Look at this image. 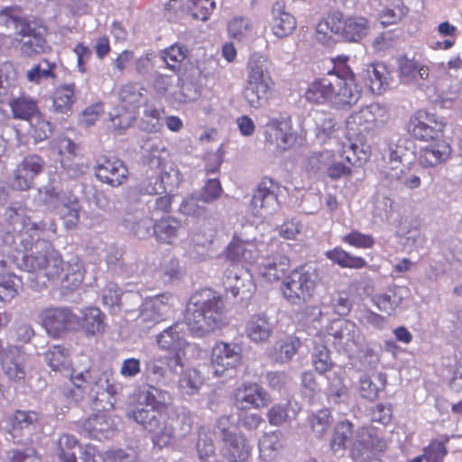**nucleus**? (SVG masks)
Instances as JSON below:
<instances>
[{"instance_id": "nucleus-1", "label": "nucleus", "mask_w": 462, "mask_h": 462, "mask_svg": "<svg viewBox=\"0 0 462 462\" xmlns=\"http://www.w3.org/2000/svg\"><path fill=\"white\" fill-rule=\"evenodd\" d=\"M24 213L23 208L14 207L6 208L5 212L11 224L21 226L22 243L25 249L31 250L30 254L23 255L17 266L27 273L42 272L48 280L53 279L63 271L61 255L49 241L41 238L42 233L47 229V223L32 221Z\"/></svg>"}, {"instance_id": "nucleus-2", "label": "nucleus", "mask_w": 462, "mask_h": 462, "mask_svg": "<svg viewBox=\"0 0 462 462\" xmlns=\"http://www.w3.org/2000/svg\"><path fill=\"white\" fill-rule=\"evenodd\" d=\"M185 323L195 337L221 328L226 324V317L220 295L211 290L193 295L187 307Z\"/></svg>"}, {"instance_id": "nucleus-3", "label": "nucleus", "mask_w": 462, "mask_h": 462, "mask_svg": "<svg viewBox=\"0 0 462 462\" xmlns=\"http://www.w3.org/2000/svg\"><path fill=\"white\" fill-rule=\"evenodd\" d=\"M70 380L74 386L82 388V391L92 399L97 409L109 410L114 407L117 386L113 382L111 371L73 370Z\"/></svg>"}, {"instance_id": "nucleus-4", "label": "nucleus", "mask_w": 462, "mask_h": 462, "mask_svg": "<svg viewBox=\"0 0 462 462\" xmlns=\"http://www.w3.org/2000/svg\"><path fill=\"white\" fill-rule=\"evenodd\" d=\"M273 81L266 60L258 54L250 57L247 64V79L243 95L250 106H263L271 96Z\"/></svg>"}, {"instance_id": "nucleus-5", "label": "nucleus", "mask_w": 462, "mask_h": 462, "mask_svg": "<svg viewBox=\"0 0 462 462\" xmlns=\"http://www.w3.org/2000/svg\"><path fill=\"white\" fill-rule=\"evenodd\" d=\"M318 282L316 267L304 264L290 273L282 281L281 291L289 303L300 306L309 302L313 297Z\"/></svg>"}, {"instance_id": "nucleus-6", "label": "nucleus", "mask_w": 462, "mask_h": 462, "mask_svg": "<svg viewBox=\"0 0 462 462\" xmlns=\"http://www.w3.org/2000/svg\"><path fill=\"white\" fill-rule=\"evenodd\" d=\"M353 434V424L349 420L337 423L330 441L333 453H343L348 444H351L350 455L354 460H356L364 455L365 450L374 448V439L366 428H359L356 431L355 440L351 441Z\"/></svg>"}, {"instance_id": "nucleus-7", "label": "nucleus", "mask_w": 462, "mask_h": 462, "mask_svg": "<svg viewBox=\"0 0 462 462\" xmlns=\"http://www.w3.org/2000/svg\"><path fill=\"white\" fill-rule=\"evenodd\" d=\"M126 416L152 433V442L159 448L169 445L173 438L172 426L166 424L164 416L159 410L147 406L146 403L128 411Z\"/></svg>"}, {"instance_id": "nucleus-8", "label": "nucleus", "mask_w": 462, "mask_h": 462, "mask_svg": "<svg viewBox=\"0 0 462 462\" xmlns=\"http://www.w3.org/2000/svg\"><path fill=\"white\" fill-rule=\"evenodd\" d=\"M26 362L27 354L22 346L0 339V366L10 381L22 383L25 380Z\"/></svg>"}, {"instance_id": "nucleus-9", "label": "nucleus", "mask_w": 462, "mask_h": 462, "mask_svg": "<svg viewBox=\"0 0 462 462\" xmlns=\"http://www.w3.org/2000/svg\"><path fill=\"white\" fill-rule=\"evenodd\" d=\"M223 286L226 293L241 302L249 300L256 290L252 273L238 265L226 269L223 277Z\"/></svg>"}, {"instance_id": "nucleus-10", "label": "nucleus", "mask_w": 462, "mask_h": 462, "mask_svg": "<svg viewBox=\"0 0 462 462\" xmlns=\"http://www.w3.org/2000/svg\"><path fill=\"white\" fill-rule=\"evenodd\" d=\"M39 319L47 333L53 337L75 329L79 325V318L68 307L46 308L40 312Z\"/></svg>"}, {"instance_id": "nucleus-11", "label": "nucleus", "mask_w": 462, "mask_h": 462, "mask_svg": "<svg viewBox=\"0 0 462 462\" xmlns=\"http://www.w3.org/2000/svg\"><path fill=\"white\" fill-rule=\"evenodd\" d=\"M279 187L271 179H263L254 191L250 207L257 217H267L279 209Z\"/></svg>"}, {"instance_id": "nucleus-12", "label": "nucleus", "mask_w": 462, "mask_h": 462, "mask_svg": "<svg viewBox=\"0 0 462 462\" xmlns=\"http://www.w3.org/2000/svg\"><path fill=\"white\" fill-rule=\"evenodd\" d=\"M40 420L41 415L35 411L15 410L6 418L5 430L14 442L26 444L31 440V431Z\"/></svg>"}, {"instance_id": "nucleus-13", "label": "nucleus", "mask_w": 462, "mask_h": 462, "mask_svg": "<svg viewBox=\"0 0 462 462\" xmlns=\"http://www.w3.org/2000/svg\"><path fill=\"white\" fill-rule=\"evenodd\" d=\"M96 178L112 188L122 186L128 180L129 170L126 164L116 157H102L94 168Z\"/></svg>"}, {"instance_id": "nucleus-14", "label": "nucleus", "mask_w": 462, "mask_h": 462, "mask_svg": "<svg viewBox=\"0 0 462 462\" xmlns=\"http://www.w3.org/2000/svg\"><path fill=\"white\" fill-rule=\"evenodd\" d=\"M444 126V122L435 114L420 110L411 117L408 132L418 140L429 141L437 138Z\"/></svg>"}, {"instance_id": "nucleus-15", "label": "nucleus", "mask_w": 462, "mask_h": 462, "mask_svg": "<svg viewBox=\"0 0 462 462\" xmlns=\"http://www.w3.org/2000/svg\"><path fill=\"white\" fill-rule=\"evenodd\" d=\"M241 347L237 344L220 342L212 349L211 365L217 376L236 369L241 364Z\"/></svg>"}, {"instance_id": "nucleus-16", "label": "nucleus", "mask_w": 462, "mask_h": 462, "mask_svg": "<svg viewBox=\"0 0 462 462\" xmlns=\"http://www.w3.org/2000/svg\"><path fill=\"white\" fill-rule=\"evenodd\" d=\"M170 299L171 296L168 293L146 298L141 305L139 324L150 328L163 320L171 310Z\"/></svg>"}, {"instance_id": "nucleus-17", "label": "nucleus", "mask_w": 462, "mask_h": 462, "mask_svg": "<svg viewBox=\"0 0 462 462\" xmlns=\"http://www.w3.org/2000/svg\"><path fill=\"white\" fill-rule=\"evenodd\" d=\"M335 344L348 354L356 352L362 346L364 337L357 326L346 319L339 320L331 327Z\"/></svg>"}, {"instance_id": "nucleus-18", "label": "nucleus", "mask_w": 462, "mask_h": 462, "mask_svg": "<svg viewBox=\"0 0 462 462\" xmlns=\"http://www.w3.org/2000/svg\"><path fill=\"white\" fill-rule=\"evenodd\" d=\"M399 77L402 83L429 88L430 80L429 68L414 59L402 57L398 60Z\"/></svg>"}, {"instance_id": "nucleus-19", "label": "nucleus", "mask_w": 462, "mask_h": 462, "mask_svg": "<svg viewBox=\"0 0 462 462\" xmlns=\"http://www.w3.org/2000/svg\"><path fill=\"white\" fill-rule=\"evenodd\" d=\"M266 141L277 148L286 150L293 144L295 137L291 133V122L289 116L270 118L265 125Z\"/></svg>"}, {"instance_id": "nucleus-20", "label": "nucleus", "mask_w": 462, "mask_h": 462, "mask_svg": "<svg viewBox=\"0 0 462 462\" xmlns=\"http://www.w3.org/2000/svg\"><path fill=\"white\" fill-rule=\"evenodd\" d=\"M270 402L269 393L257 383L244 384L235 393V404L240 410L260 409Z\"/></svg>"}, {"instance_id": "nucleus-21", "label": "nucleus", "mask_w": 462, "mask_h": 462, "mask_svg": "<svg viewBox=\"0 0 462 462\" xmlns=\"http://www.w3.org/2000/svg\"><path fill=\"white\" fill-rule=\"evenodd\" d=\"M369 21L363 16L352 15L346 18L339 13L337 36L347 42H359L369 32Z\"/></svg>"}, {"instance_id": "nucleus-22", "label": "nucleus", "mask_w": 462, "mask_h": 462, "mask_svg": "<svg viewBox=\"0 0 462 462\" xmlns=\"http://www.w3.org/2000/svg\"><path fill=\"white\" fill-rule=\"evenodd\" d=\"M169 10L180 12L200 21H207L216 8L213 0H169L166 4Z\"/></svg>"}, {"instance_id": "nucleus-23", "label": "nucleus", "mask_w": 462, "mask_h": 462, "mask_svg": "<svg viewBox=\"0 0 462 462\" xmlns=\"http://www.w3.org/2000/svg\"><path fill=\"white\" fill-rule=\"evenodd\" d=\"M115 431L114 419L106 412L89 416L82 423V433L97 440L111 438Z\"/></svg>"}, {"instance_id": "nucleus-24", "label": "nucleus", "mask_w": 462, "mask_h": 462, "mask_svg": "<svg viewBox=\"0 0 462 462\" xmlns=\"http://www.w3.org/2000/svg\"><path fill=\"white\" fill-rule=\"evenodd\" d=\"M384 116V109L377 103L370 104L358 112L352 114L346 120L349 130L367 132L371 129L378 118Z\"/></svg>"}, {"instance_id": "nucleus-25", "label": "nucleus", "mask_w": 462, "mask_h": 462, "mask_svg": "<svg viewBox=\"0 0 462 462\" xmlns=\"http://www.w3.org/2000/svg\"><path fill=\"white\" fill-rule=\"evenodd\" d=\"M335 87L333 93V106L344 108L356 105L361 97V91L352 79H347L335 73Z\"/></svg>"}, {"instance_id": "nucleus-26", "label": "nucleus", "mask_w": 462, "mask_h": 462, "mask_svg": "<svg viewBox=\"0 0 462 462\" xmlns=\"http://www.w3.org/2000/svg\"><path fill=\"white\" fill-rule=\"evenodd\" d=\"M337 84L335 82V73L314 80L308 88L305 97L309 102L315 104L329 103L333 106V93Z\"/></svg>"}, {"instance_id": "nucleus-27", "label": "nucleus", "mask_w": 462, "mask_h": 462, "mask_svg": "<svg viewBox=\"0 0 462 462\" xmlns=\"http://www.w3.org/2000/svg\"><path fill=\"white\" fill-rule=\"evenodd\" d=\"M289 267V258L280 254L260 256L258 273L269 282L278 281Z\"/></svg>"}, {"instance_id": "nucleus-28", "label": "nucleus", "mask_w": 462, "mask_h": 462, "mask_svg": "<svg viewBox=\"0 0 462 462\" xmlns=\"http://www.w3.org/2000/svg\"><path fill=\"white\" fill-rule=\"evenodd\" d=\"M272 31L278 38L287 37L296 28V19L286 10L282 1H276L272 8Z\"/></svg>"}, {"instance_id": "nucleus-29", "label": "nucleus", "mask_w": 462, "mask_h": 462, "mask_svg": "<svg viewBox=\"0 0 462 462\" xmlns=\"http://www.w3.org/2000/svg\"><path fill=\"white\" fill-rule=\"evenodd\" d=\"M363 79L369 89L381 95L390 88V73L382 63H373L363 72Z\"/></svg>"}, {"instance_id": "nucleus-30", "label": "nucleus", "mask_w": 462, "mask_h": 462, "mask_svg": "<svg viewBox=\"0 0 462 462\" xmlns=\"http://www.w3.org/2000/svg\"><path fill=\"white\" fill-rule=\"evenodd\" d=\"M451 154V148L445 141L437 142L427 145L420 152L419 162L424 167H434L446 160Z\"/></svg>"}, {"instance_id": "nucleus-31", "label": "nucleus", "mask_w": 462, "mask_h": 462, "mask_svg": "<svg viewBox=\"0 0 462 462\" xmlns=\"http://www.w3.org/2000/svg\"><path fill=\"white\" fill-rule=\"evenodd\" d=\"M217 235L216 228H208L203 231V239L199 235H195L191 239L188 249L189 258L195 261H205L211 256V246Z\"/></svg>"}, {"instance_id": "nucleus-32", "label": "nucleus", "mask_w": 462, "mask_h": 462, "mask_svg": "<svg viewBox=\"0 0 462 462\" xmlns=\"http://www.w3.org/2000/svg\"><path fill=\"white\" fill-rule=\"evenodd\" d=\"M273 324L265 315L252 317L245 327V333L248 338L254 343L266 342L272 336Z\"/></svg>"}, {"instance_id": "nucleus-33", "label": "nucleus", "mask_w": 462, "mask_h": 462, "mask_svg": "<svg viewBox=\"0 0 462 462\" xmlns=\"http://www.w3.org/2000/svg\"><path fill=\"white\" fill-rule=\"evenodd\" d=\"M44 359L48 365L54 371L60 373L67 372L69 374L74 369H71L69 350L60 345H53L44 353Z\"/></svg>"}, {"instance_id": "nucleus-34", "label": "nucleus", "mask_w": 462, "mask_h": 462, "mask_svg": "<svg viewBox=\"0 0 462 462\" xmlns=\"http://www.w3.org/2000/svg\"><path fill=\"white\" fill-rule=\"evenodd\" d=\"M223 442L224 456L229 462H243L248 457L249 447L243 436L235 433Z\"/></svg>"}, {"instance_id": "nucleus-35", "label": "nucleus", "mask_w": 462, "mask_h": 462, "mask_svg": "<svg viewBox=\"0 0 462 462\" xmlns=\"http://www.w3.org/2000/svg\"><path fill=\"white\" fill-rule=\"evenodd\" d=\"M157 344L160 348L172 352L183 351L188 346V342L179 331L178 323L161 332L157 336Z\"/></svg>"}, {"instance_id": "nucleus-36", "label": "nucleus", "mask_w": 462, "mask_h": 462, "mask_svg": "<svg viewBox=\"0 0 462 462\" xmlns=\"http://www.w3.org/2000/svg\"><path fill=\"white\" fill-rule=\"evenodd\" d=\"M75 84H64L56 88L52 98L53 112L67 115L75 102Z\"/></svg>"}, {"instance_id": "nucleus-37", "label": "nucleus", "mask_w": 462, "mask_h": 462, "mask_svg": "<svg viewBox=\"0 0 462 462\" xmlns=\"http://www.w3.org/2000/svg\"><path fill=\"white\" fill-rule=\"evenodd\" d=\"M180 221L175 217H162L153 225V234L156 239L167 244H172L179 236Z\"/></svg>"}, {"instance_id": "nucleus-38", "label": "nucleus", "mask_w": 462, "mask_h": 462, "mask_svg": "<svg viewBox=\"0 0 462 462\" xmlns=\"http://www.w3.org/2000/svg\"><path fill=\"white\" fill-rule=\"evenodd\" d=\"M300 408L291 402L273 404L267 411V420L272 426H281L283 423L295 420Z\"/></svg>"}, {"instance_id": "nucleus-39", "label": "nucleus", "mask_w": 462, "mask_h": 462, "mask_svg": "<svg viewBox=\"0 0 462 462\" xmlns=\"http://www.w3.org/2000/svg\"><path fill=\"white\" fill-rule=\"evenodd\" d=\"M81 205L79 198L71 193L68 199H63V204L57 209L64 221L67 229L75 228L79 222Z\"/></svg>"}, {"instance_id": "nucleus-40", "label": "nucleus", "mask_w": 462, "mask_h": 462, "mask_svg": "<svg viewBox=\"0 0 462 462\" xmlns=\"http://www.w3.org/2000/svg\"><path fill=\"white\" fill-rule=\"evenodd\" d=\"M81 314L80 325L87 335L94 336L105 330L104 314L98 308H86Z\"/></svg>"}, {"instance_id": "nucleus-41", "label": "nucleus", "mask_w": 462, "mask_h": 462, "mask_svg": "<svg viewBox=\"0 0 462 462\" xmlns=\"http://www.w3.org/2000/svg\"><path fill=\"white\" fill-rule=\"evenodd\" d=\"M56 445L55 452L60 462H77L76 451L79 448V443L75 436L62 433Z\"/></svg>"}, {"instance_id": "nucleus-42", "label": "nucleus", "mask_w": 462, "mask_h": 462, "mask_svg": "<svg viewBox=\"0 0 462 462\" xmlns=\"http://www.w3.org/2000/svg\"><path fill=\"white\" fill-rule=\"evenodd\" d=\"M83 263L78 258H72L68 263L66 273L61 281V289L73 291L80 286L84 279Z\"/></svg>"}, {"instance_id": "nucleus-43", "label": "nucleus", "mask_w": 462, "mask_h": 462, "mask_svg": "<svg viewBox=\"0 0 462 462\" xmlns=\"http://www.w3.org/2000/svg\"><path fill=\"white\" fill-rule=\"evenodd\" d=\"M361 396L369 401H374L380 391L386 385V375L377 373L374 377L362 376L359 380Z\"/></svg>"}, {"instance_id": "nucleus-44", "label": "nucleus", "mask_w": 462, "mask_h": 462, "mask_svg": "<svg viewBox=\"0 0 462 462\" xmlns=\"http://www.w3.org/2000/svg\"><path fill=\"white\" fill-rule=\"evenodd\" d=\"M14 118L32 121L39 116V109L34 100L27 97H19L10 101Z\"/></svg>"}, {"instance_id": "nucleus-45", "label": "nucleus", "mask_w": 462, "mask_h": 462, "mask_svg": "<svg viewBox=\"0 0 462 462\" xmlns=\"http://www.w3.org/2000/svg\"><path fill=\"white\" fill-rule=\"evenodd\" d=\"M325 255L342 268L361 269L365 267L367 264L364 258L351 255L339 247L327 251Z\"/></svg>"}, {"instance_id": "nucleus-46", "label": "nucleus", "mask_w": 462, "mask_h": 462, "mask_svg": "<svg viewBox=\"0 0 462 462\" xmlns=\"http://www.w3.org/2000/svg\"><path fill=\"white\" fill-rule=\"evenodd\" d=\"M406 292L407 288L395 287L388 292L377 296L374 300L380 310L391 314L401 305Z\"/></svg>"}, {"instance_id": "nucleus-47", "label": "nucleus", "mask_w": 462, "mask_h": 462, "mask_svg": "<svg viewBox=\"0 0 462 462\" xmlns=\"http://www.w3.org/2000/svg\"><path fill=\"white\" fill-rule=\"evenodd\" d=\"M71 193L69 189H58L54 186H46L43 189H40L42 202L54 210H57L63 204V199H68Z\"/></svg>"}, {"instance_id": "nucleus-48", "label": "nucleus", "mask_w": 462, "mask_h": 462, "mask_svg": "<svg viewBox=\"0 0 462 462\" xmlns=\"http://www.w3.org/2000/svg\"><path fill=\"white\" fill-rule=\"evenodd\" d=\"M311 358L315 370L319 374H325L333 367L330 351L321 342L315 344Z\"/></svg>"}, {"instance_id": "nucleus-49", "label": "nucleus", "mask_w": 462, "mask_h": 462, "mask_svg": "<svg viewBox=\"0 0 462 462\" xmlns=\"http://www.w3.org/2000/svg\"><path fill=\"white\" fill-rule=\"evenodd\" d=\"M54 69V63H51L47 60H42L26 72V79L29 82L40 84L42 80L55 77L53 72Z\"/></svg>"}, {"instance_id": "nucleus-50", "label": "nucleus", "mask_w": 462, "mask_h": 462, "mask_svg": "<svg viewBox=\"0 0 462 462\" xmlns=\"http://www.w3.org/2000/svg\"><path fill=\"white\" fill-rule=\"evenodd\" d=\"M202 379L196 370H186L179 380V387L183 394L194 395L199 393Z\"/></svg>"}, {"instance_id": "nucleus-51", "label": "nucleus", "mask_w": 462, "mask_h": 462, "mask_svg": "<svg viewBox=\"0 0 462 462\" xmlns=\"http://www.w3.org/2000/svg\"><path fill=\"white\" fill-rule=\"evenodd\" d=\"M135 113L133 108L117 106L112 113L110 119L115 129L124 130L132 125L135 120Z\"/></svg>"}, {"instance_id": "nucleus-52", "label": "nucleus", "mask_w": 462, "mask_h": 462, "mask_svg": "<svg viewBox=\"0 0 462 462\" xmlns=\"http://www.w3.org/2000/svg\"><path fill=\"white\" fill-rule=\"evenodd\" d=\"M171 400L169 392L152 385H149L144 396V402L147 406L155 408L160 411L170 403Z\"/></svg>"}, {"instance_id": "nucleus-53", "label": "nucleus", "mask_w": 462, "mask_h": 462, "mask_svg": "<svg viewBox=\"0 0 462 462\" xmlns=\"http://www.w3.org/2000/svg\"><path fill=\"white\" fill-rule=\"evenodd\" d=\"M205 204L202 202L201 195L191 194L182 200L180 205V211L183 215L199 217L206 213Z\"/></svg>"}, {"instance_id": "nucleus-54", "label": "nucleus", "mask_w": 462, "mask_h": 462, "mask_svg": "<svg viewBox=\"0 0 462 462\" xmlns=\"http://www.w3.org/2000/svg\"><path fill=\"white\" fill-rule=\"evenodd\" d=\"M120 104L119 106H125L127 108H133L134 111H136V108L139 106L140 103L143 99V95L140 92L137 86L134 84H126L125 85L120 91Z\"/></svg>"}, {"instance_id": "nucleus-55", "label": "nucleus", "mask_w": 462, "mask_h": 462, "mask_svg": "<svg viewBox=\"0 0 462 462\" xmlns=\"http://www.w3.org/2000/svg\"><path fill=\"white\" fill-rule=\"evenodd\" d=\"M169 69L174 70L179 63L188 56V49L184 45L173 44L163 50L161 54Z\"/></svg>"}, {"instance_id": "nucleus-56", "label": "nucleus", "mask_w": 462, "mask_h": 462, "mask_svg": "<svg viewBox=\"0 0 462 462\" xmlns=\"http://www.w3.org/2000/svg\"><path fill=\"white\" fill-rule=\"evenodd\" d=\"M309 420L313 431L319 436L324 434L332 423L330 411L327 409L319 410L311 414Z\"/></svg>"}, {"instance_id": "nucleus-57", "label": "nucleus", "mask_w": 462, "mask_h": 462, "mask_svg": "<svg viewBox=\"0 0 462 462\" xmlns=\"http://www.w3.org/2000/svg\"><path fill=\"white\" fill-rule=\"evenodd\" d=\"M141 127L149 133L158 132L162 127L160 111L155 107L146 106L143 111Z\"/></svg>"}, {"instance_id": "nucleus-58", "label": "nucleus", "mask_w": 462, "mask_h": 462, "mask_svg": "<svg viewBox=\"0 0 462 462\" xmlns=\"http://www.w3.org/2000/svg\"><path fill=\"white\" fill-rule=\"evenodd\" d=\"M370 154L369 146L364 144L361 148L356 143H350L347 150L344 149L343 156L352 165L362 164L366 162Z\"/></svg>"}, {"instance_id": "nucleus-59", "label": "nucleus", "mask_w": 462, "mask_h": 462, "mask_svg": "<svg viewBox=\"0 0 462 462\" xmlns=\"http://www.w3.org/2000/svg\"><path fill=\"white\" fill-rule=\"evenodd\" d=\"M314 122L317 127V135L321 139L329 137L335 131V120L328 115L317 112L314 115Z\"/></svg>"}, {"instance_id": "nucleus-60", "label": "nucleus", "mask_w": 462, "mask_h": 462, "mask_svg": "<svg viewBox=\"0 0 462 462\" xmlns=\"http://www.w3.org/2000/svg\"><path fill=\"white\" fill-rule=\"evenodd\" d=\"M45 47L46 41L33 31L27 36V40L23 42L21 51L23 54L31 56L32 54L44 52Z\"/></svg>"}, {"instance_id": "nucleus-61", "label": "nucleus", "mask_w": 462, "mask_h": 462, "mask_svg": "<svg viewBox=\"0 0 462 462\" xmlns=\"http://www.w3.org/2000/svg\"><path fill=\"white\" fill-rule=\"evenodd\" d=\"M21 285V280L15 276L3 279L0 282V300L9 301L13 300L18 294Z\"/></svg>"}, {"instance_id": "nucleus-62", "label": "nucleus", "mask_w": 462, "mask_h": 462, "mask_svg": "<svg viewBox=\"0 0 462 462\" xmlns=\"http://www.w3.org/2000/svg\"><path fill=\"white\" fill-rule=\"evenodd\" d=\"M34 176L18 164L14 171L12 186L18 190H27L33 183Z\"/></svg>"}, {"instance_id": "nucleus-63", "label": "nucleus", "mask_w": 462, "mask_h": 462, "mask_svg": "<svg viewBox=\"0 0 462 462\" xmlns=\"http://www.w3.org/2000/svg\"><path fill=\"white\" fill-rule=\"evenodd\" d=\"M409 9L403 4L396 5L394 8L383 9L380 14L381 23L383 25L397 23L404 17Z\"/></svg>"}, {"instance_id": "nucleus-64", "label": "nucleus", "mask_w": 462, "mask_h": 462, "mask_svg": "<svg viewBox=\"0 0 462 462\" xmlns=\"http://www.w3.org/2000/svg\"><path fill=\"white\" fill-rule=\"evenodd\" d=\"M252 31V25L247 18H234L228 23L229 34L237 40H242Z\"/></svg>"}]
</instances>
